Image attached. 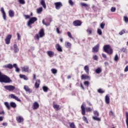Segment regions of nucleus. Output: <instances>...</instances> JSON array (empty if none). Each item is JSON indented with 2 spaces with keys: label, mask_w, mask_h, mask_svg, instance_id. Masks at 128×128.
<instances>
[{
  "label": "nucleus",
  "mask_w": 128,
  "mask_h": 128,
  "mask_svg": "<svg viewBox=\"0 0 128 128\" xmlns=\"http://www.w3.org/2000/svg\"><path fill=\"white\" fill-rule=\"evenodd\" d=\"M10 106L13 108H16V104L14 102H11L10 103Z\"/></svg>",
  "instance_id": "obj_32"
},
{
  "label": "nucleus",
  "mask_w": 128,
  "mask_h": 128,
  "mask_svg": "<svg viewBox=\"0 0 128 128\" xmlns=\"http://www.w3.org/2000/svg\"><path fill=\"white\" fill-rule=\"evenodd\" d=\"M24 16L26 18V20H28V19L30 18V15H24Z\"/></svg>",
  "instance_id": "obj_57"
},
{
  "label": "nucleus",
  "mask_w": 128,
  "mask_h": 128,
  "mask_svg": "<svg viewBox=\"0 0 128 128\" xmlns=\"http://www.w3.org/2000/svg\"><path fill=\"white\" fill-rule=\"evenodd\" d=\"M54 6L56 10H60L62 6V4L61 2H56L54 3Z\"/></svg>",
  "instance_id": "obj_12"
},
{
  "label": "nucleus",
  "mask_w": 128,
  "mask_h": 128,
  "mask_svg": "<svg viewBox=\"0 0 128 128\" xmlns=\"http://www.w3.org/2000/svg\"><path fill=\"white\" fill-rule=\"evenodd\" d=\"M40 4H42L44 8H46V2H44V0H41Z\"/></svg>",
  "instance_id": "obj_30"
},
{
  "label": "nucleus",
  "mask_w": 128,
  "mask_h": 128,
  "mask_svg": "<svg viewBox=\"0 0 128 128\" xmlns=\"http://www.w3.org/2000/svg\"><path fill=\"white\" fill-rule=\"evenodd\" d=\"M124 34V30H122L119 32V34H120V36H122Z\"/></svg>",
  "instance_id": "obj_58"
},
{
  "label": "nucleus",
  "mask_w": 128,
  "mask_h": 128,
  "mask_svg": "<svg viewBox=\"0 0 128 128\" xmlns=\"http://www.w3.org/2000/svg\"><path fill=\"white\" fill-rule=\"evenodd\" d=\"M121 52H127L128 50H126V48H123L120 49Z\"/></svg>",
  "instance_id": "obj_46"
},
{
  "label": "nucleus",
  "mask_w": 128,
  "mask_h": 128,
  "mask_svg": "<svg viewBox=\"0 0 128 128\" xmlns=\"http://www.w3.org/2000/svg\"><path fill=\"white\" fill-rule=\"evenodd\" d=\"M124 20L125 22L128 23V18L127 16H124Z\"/></svg>",
  "instance_id": "obj_50"
},
{
  "label": "nucleus",
  "mask_w": 128,
  "mask_h": 128,
  "mask_svg": "<svg viewBox=\"0 0 128 128\" xmlns=\"http://www.w3.org/2000/svg\"><path fill=\"white\" fill-rule=\"evenodd\" d=\"M36 20H38V18L36 17H32L30 18L27 23V26H28L29 28H32V24H34V22H36Z\"/></svg>",
  "instance_id": "obj_6"
},
{
  "label": "nucleus",
  "mask_w": 128,
  "mask_h": 128,
  "mask_svg": "<svg viewBox=\"0 0 128 128\" xmlns=\"http://www.w3.org/2000/svg\"><path fill=\"white\" fill-rule=\"evenodd\" d=\"M126 122L127 126V128H128V112H126Z\"/></svg>",
  "instance_id": "obj_31"
},
{
  "label": "nucleus",
  "mask_w": 128,
  "mask_h": 128,
  "mask_svg": "<svg viewBox=\"0 0 128 128\" xmlns=\"http://www.w3.org/2000/svg\"><path fill=\"white\" fill-rule=\"evenodd\" d=\"M44 28H42L39 31L38 34H36L34 38V40H40V38H44Z\"/></svg>",
  "instance_id": "obj_4"
},
{
  "label": "nucleus",
  "mask_w": 128,
  "mask_h": 128,
  "mask_svg": "<svg viewBox=\"0 0 128 128\" xmlns=\"http://www.w3.org/2000/svg\"><path fill=\"white\" fill-rule=\"evenodd\" d=\"M51 72L52 74H58V70H56V68H52V69H51Z\"/></svg>",
  "instance_id": "obj_34"
},
{
  "label": "nucleus",
  "mask_w": 128,
  "mask_h": 128,
  "mask_svg": "<svg viewBox=\"0 0 128 128\" xmlns=\"http://www.w3.org/2000/svg\"><path fill=\"white\" fill-rule=\"evenodd\" d=\"M93 112L94 116H92V120H96V122H100V120H102V119L98 118V116H100V113L98 112V110H94Z\"/></svg>",
  "instance_id": "obj_5"
},
{
  "label": "nucleus",
  "mask_w": 128,
  "mask_h": 128,
  "mask_svg": "<svg viewBox=\"0 0 128 128\" xmlns=\"http://www.w3.org/2000/svg\"><path fill=\"white\" fill-rule=\"evenodd\" d=\"M4 88L9 92H12L16 90V86L12 85L5 86H4Z\"/></svg>",
  "instance_id": "obj_7"
},
{
  "label": "nucleus",
  "mask_w": 128,
  "mask_h": 128,
  "mask_svg": "<svg viewBox=\"0 0 128 128\" xmlns=\"http://www.w3.org/2000/svg\"><path fill=\"white\" fill-rule=\"evenodd\" d=\"M93 60H98V56L96 55H94L93 58H92Z\"/></svg>",
  "instance_id": "obj_49"
},
{
  "label": "nucleus",
  "mask_w": 128,
  "mask_h": 128,
  "mask_svg": "<svg viewBox=\"0 0 128 128\" xmlns=\"http://www.w3.org/2000/svg\"><path fill=\"white\" fill-rule=\"evenodd\" d=\"M103 50L108 54H112L114 53V50H112V48L110 46V45L109 44L104 45L103 47Z\"/></svg>",
  "instance_id": "obj_3"
},
{
  "label": "nucleus",
  "mask_w": 128,
  "mask_h": 128,
  "mask_svg": "<svg viewBox=\"0 0 128 128\" xmlns=\"http://www.w3.org/2000/svg\"><path fill=\"white\" fill-rule=\"evenodd\" d=\"M106 26V23L104 22H102L100 24V28L104 30V26Z\"/></svg>",
  "instance_id": "obj_38"
},
{
  "label": "nucleus",
  "mask_w": 128,
  "mask_h": 128,
  "mask_svg": "<svg viewBox=\"0 0 128 128\" xmlns=\"http://www.w3.org/2000/svg\"><path fill=\"white\" fill-rule=\"evenodd\" d=\"M56 104V102H54L52 103L54 108L55 109V110H60V105L56 104Z\"/></svg>",
  "instance_id": "obj_15"
},
{
  "label": "nucleus",
  "mask_w": 128,
  "mask_h": 128,
  "mask_svg": "<svg viewBox=\"0 0 128 128\" xmlns=\"http://www.w3.org/2000/svg\"><path fill=\"white\" fill-rule=\"evenodd\" d=\"M42 90L44 92H46L48 90V86H44L42 87Z\"/></svg>",
  "instance_id": "obj_39"
},
{
  "label": "nucleus",
  "mask_w": 128,
  "mask_h": 128,
  "mask_svg": "<svg viewBox=\"0 0 128 128\" xmlns=\"http://www.w3.org/2000/svg\"><path fill=\"white\" fill-rule=\"evenodd\" d=\"M56 32H57V34H61L60 31V28H56Z\"/></svg>",
  "instance_id": "obj_54"
},
{
  "label": "nucleus",
  "mask_w": 128,
  "mask_h": 128,
  "mask_svg": "<svg viewBox=\"0 0 128 128\" xmlns=\"http://www.w3.org/2000/svg\"><path fill=\"white\" fill-rule=\"evenodd\" d=\"M40 80L38 79L36 80V82L34 84V87L36 88H40Z\"/></svg>",
  "instance_id": "obj_18"
},
{
  "label": "nucleus",
  "mask_w": 128,
  "mask_h": 128,
  "mask_svg": "<svg viewBox=\"0 0 128 128\" xmlns=\"http://www.w3.org/2000/svg\"><path fill=\"white\" fill-rule=\"evenodd\" d=\"M95 72L96 74H100V72H102V68H98L96 70Z\"/></svg>",
  "instance_id": "obj_37"
},
{
  "label": "nucleus",
  "mask_w": 128,
  "mask_h": 128,
  "mask_svg": "<svg viewBox=\"0 0 128 128\" xmlns=\"http://www.w3.org/2000/svg\"><path fill=\"white\" fill-rule=\"evenodd\" d=\"M124 72H128V66H126V67L124 70Z\"/></svg>",
  "instance_id": "obj_59"
},
{
  "label": "nucleus",
  "mask_w": 128,
  "mask_h": 128,
  "mask_svg": "<svg viewBox=\"0 0 128 128\" xmlns=\"http://www.w3.org/2000/svg\"><path fill=\"white\" fill-rule=\"evenodd\" d=\"M97 32L100 36H102V30L100 28L98 29Z\"/></svg>",
  "instance_id": "obj_41"
},
{
  "label": "nucleus",
  "mask_w": 128,
  "mask_h": 128,
  "mask_svg": "<svg viewBox=\"0 0 128 128\" xmlns=\"http://www.w3.org/2000/svg\"><path fill=\"white\" fill-rule=\"evenodd\" d=\"M81 112L82 116H86V112H92V109L90 107H87L86 108V104H82L81 105Z\"/></svg>",
  "instance_id": "obj_2"
},
{
  "label": "nucleus",
  "mask_w": 128,
  "mask_h": 128,
  "mask_svg": "<svg viewBox=\"0 0 128 128\" xmlns=\"http://www.w3.org/2000/svg\"><path fill=\"white\" fill-rule=\"evenodd\" d=\"M36 74H33V80H36Z\"/></svg>",
  "instance_id": "obj_64"
},
{
  "label": "nucleus",
  "mask_w": 128,
  "mask_h": 128,
  "mask_svg": "<svg viewBox=\"0 0 128 128\" xmlns=\"http://www.w3.org/2000/svg\"><path fill=\"white\" fill-rule=\"evenodd\" d=\"M0 11L2 12V18L4 20H6V14L4 8H1Z\"/></svg>",
  "instance_id": "obj_14"
},
{
  "label": "nucleus",
  "mask_w": 128,
  "mask_h": 128,
  "mask_svg": "<svg viewBox=\"0 0 128 128\" xmlns=\"http://www.w3.org/2000/svg\"><path fill=\"white\" fill-rule=\"evenodd\" d=\"M98 92L99 94H104V91L102 90V88H100L98 90Z\"/></svg>",
  "instance_id": "obj_44"
},
{
  "label": "nucleus",
  "mask_w": 128,
  "mask_h": 128,
  "mask_svg": "<svg viewBox=\"0 0 128 128\" xmlns=\"http://www.w3.org/2000/svg\"><path fill=\"white\" fill-rule=\"evenodd\" d=\"M10 40H12V34H9L6 36L5 38L6 44H10Z\"/></svg>",
  "instance_id": "obj_8"
},
{
  "label": "nucleus",
  "mask_w": 128,
  "mask_h": 128,
  "mask_svg": "<svg viewBox=\"0 0 128 128\" xmlns=\"http://www.w3.org/2000/svg\"><path fill=\"white\" fill-rule=\"evenodd\" d=\"M5 106L8 108V110H10V104L8 102H4Z\"/></svg>",
  "instance_id": "obj_33"
},
{
  "label": "nucleus",
  "mask_w": 128,
  "mask_h": 128,
  "mask_svg": "<svg viewBox=\"0 0 128 128\" xmlns=\"http://www.w3.org/2000/svg\"><path fill=\"white\" fill-rule=\"evenodd\" d=\"M65 46L66 48H70V46H72V44H70V42H65Z\"/></svg>",
  "instance_id": "obj_36"
},
{
  "label": "nucleus",
  "mask_w": 128,
  "mask_h": 128,
  "mask_svg": "<svg viewBox=\"0 0 128 128\" xmlns=\"http://www.w3.org/2000/svg\"><path fill=\"white\" fill-rule=\"evenodd\" d=\"M98 50H100V44H97L92 48V52H98Z\"/></svg>",
  "instance_id": "obj_11"
},
{
  "label": "nucleus",
  "mask_w": 128,
  "mask_h": 128,
  "mask_svg": "<svg viewBox=\"0 0 128 128\" xmlns=\"http://www.w3.org/2000/svg\"><path fill=\"white\" fill-rule=\"evenodd\" d=\"M102 58H106V54H105L102 53Z\"/></svg>",
  "instance_id": "obj_60"
},
{
  "label": "nucleus",
  "mask_w": 128,
  "mask_h": 128,
  "mask_svg": "<svg viewBox=\"0 0 128 128\" xmlns=\"http://www.w3.org/2000/svg\"><path fill=\"white\" fill-rule=\"evenodd\" d=\"M14 50L15 54H16V52H20V49L18 48V47L16 44H14Z\"/></svg>",
  "instance_id": "obj_23"
},
{
  "label": "nucleus",
  "mask_w": 128,
  "mask_h": 128,
  "mask_svg": "<svg viewBox=\"0 0 128 128\" xmlns=\"http://www.w3.org/2000/svg\"><path fill=\"white\" fill-rule=\"evenodd\" d=\"M17 37L18 40H20V33H17Z\"/></svg>",
  "instance_id": "obj_56"
},
{
  "label": "nucleus",
  "mask_w": 128,
  "mask_h": 128,
  "mask_svg": "<svg viewBox=\"0 0 128 128\" xmlns=\"http://www.w3.org/2000/svg\"><path fill=\"white\" fill-rule=\"evenodd\" d=\"M12 66L14 67L15 68H18V65L16 64H14Z\"/></svg>",
  "instance_id": "obj_63"
},
{
  "label": "nucleus",
  "mask_w": 128,
  "mask_h": 128,
  "mask_svg": "<svg viewBox=\"0 0 128 128\" xmlns=\"http://www.w3.org/2000/svg\"><path fill=\"white\" fill-rule=\"evenodd\" d=\"M20 70V68H18V67L16 68V72H19Z\"/></svg>",
  "instance_id": "obj_61"
},
{
  "label": "nucleus",
  "mask_w": 128,
  "mask_h": 128,
  "mask_svg": "<svg viewBox=\"0 0 128 128\" xmlns=\"http://www.w3.org/2000/svg\"><path fill=\"white\" fill-rule=\"evenodd\" d=\"M82 8H86V10H90V5L86 4V3H83V2H81L80 4Z\"/></svg>",
  "instance_id": "obj_16"
},
{
  "label": "nucleus",
  "mask_w": 128,
  "mask_h": 128,
  "mask_svg": "<svg viewBox=\"0 0 128 128\" xmlns=\"http://www.w3.org/2000/svg\"><path fill=\"white\" fill-rule=\"evenodd\" d=\"M82 120L84 122H86V124H88V118H86V116H84L82 118Z\"/></svg>",
  "instance_id": "obj_35"
},
{
  "label": "nucleus",
  "mask_w": 128,
  "mask_h": 128,
  "mask_svg": "<svg viewBox=\"0 0 128 128\" xmlns=\"http://www.w3.org/2000/svg\"><path fill=\"white\" fill-rule=\"evenodd\" d=\"M22 72H30L32 71L30 70V67L28 66H24L21 68Z\"/></svg>",
  "instance_id": "obj_9"
},
{
  "label": "nucleus",
  "mask_w": 128,
  "mask_h": 128,
  "mask_svg": "<svg viewBox=\"0 0 128 128\" xmlns=\"http://www.w3.org/2000/svg\"><path fill=\"white\" fill-rule=\"evenodd\" d=\"M16 120L18 124H20V122H24V118L20 116H18L16 117Z\"/></svg>",
  "instance_id": "obj_19"
},
{
  "label": "nucleus",
  "mask_w": 128,
  "mask_h": 128,
  "mask_svg": "<svg viewBox=\"0 0 128 128\" xmlns=\"http://www.w3.org/2000/svg\"><path fill=\"white\" fill-rule=\"evenodd\" d=\"M12 80L6 74H2L0 71V82H4V84H10Z\"/></svg>",
  "instance_id": "obj_1"
},
{
  "label": "nucleus",
  "mask_w": 128,
  "mask_h": 128,
  "mask_svg": "<svg viewBox=\"0 0 128 128\" xmlns=\"http://www.w3.org/2000/svg\"><path fill=\"white\" fill-rule=\"evenodd\" d=\"M84 70H85L86 74H90V67L88 66H84Z\"/></svg>",
  "instance_id": "obj_27"
},
{
  "label": "nucleus",
  "mask_w": 128,
  "mask_h": 128,
  "mask_svg": "<svg viewBox=\"0 0 128 128\" xmlns=\"http://www.w3.org/2000/svg\"><path fill=\"white\" fill-rule=\"evenodd\" d=\"M42 22L44 24L45 26H50V23H48V22H44V20H42Z\"/></svg>",
  "instance_id": "obj_55"
},
{
  "label": "nucleus",
  "mask_w": 128,
  "mask_h": 128,
  "mask_svg": "<svg viewBox=\"0 0 128 128\" xmlns=\"http://www.w3.org/2000/svg\"><path fill=\"white\" fill-rule=\"evenodd\" d=\"M114 60L115 62H118V54H116L114 57Z\"/></svg>",
  "instance_id": "obj_43"
},
{
  "label": "nucleus",
  "mask_w": 128,
  "mask_h": 128,
  "mask_svg": "<svg viewBox=\"0 0 128 128\" xmlns=\"http://www.w3.org/2000/svg\"><path fill=\"white\" fill-rule=\"evenodd\" d=\"M109 116H114V114L112 111H110L109 112Z\"/></svg>",
  "instance_id": "obj_47"
},
{
  "label": "nucleus",
  "mask_w": 128,
  "mask_h": 128,
  "mask_svg": "<svg viewBox=\"0 0 128 128\" xmlns=\"http://www.w3.org/2000/svg\"><path fill=\"white\" fill-rule=\"evenodd\" d=\"M20 78H24V80H28V78L24 74H20Z\"/></svg>",
  "instance_id": "obj_28"
},
{
  "label": "nucleus",
  "mask_w": 128,
  "mask_h": 128,
  "mask_svg": "<svg viewBox=\"0 0 128 128\" xmlns=\"http://www.w3.org/2000/svg\"><path fill=\"white\" fill-rule=\"evenodd\" d=\"M87 32H88V34H92V29H90V28H88L87 30H86Z\"/></svg>",
  "instance_id": "obj_42"
},
{
  "label": "nucleus",
  "mask_w": 128,
  "mask_h": 128,
  "mask_svg": "<svg viewBox=\"0 0 128 128\" xmlns=\"http://www.w3.org/2000/svg\"><path fill=\"white\" fill-rule=\"evenodd\" d=\"M8 14L10 18H14V12L12 10H8Z\"/></svg>",
  "instance_id": "obj_25"
},
{
  "label": "nucleus",
  "mask_w": 128,
  "mask_h": 128,
  "mask_svg": "<svg viewBox=\"0 0 128 128\" xmlns=\"http://www.w3.org/2000/svg\"><path fill=\"white\" fill-rule=\"evenodd\" d=\"M84 86H90V82H88V81H85L84 82Z\"/></svg>",
  "instance_id": "obj_51"
},
{
  "label": "nucleus",
  "mask_w": 128,
  "mask_h": 128,
  "mask_svg": "<svg viewBox=\"0 0 128 128\" xmlns=\"http://www.w3.org/2000/svg\"><path fill=\"white\" fill-rule=\"evenodd\" d=\"M105 102L107 104H110V96H108V95H106L105 97Z\"/></svg>",
  "instance_id": "obj_29"
},
{
  "label": "nucleus",
  "mask_w": 128,
  "mask_h": 128,
  "mask_svg": "<svg viewBox=\"0 0 128 128\" xmlns=\"http://www.w3.org/2000/svg\"><path fill=\"white\" fill-rule=\"evenodd\" d=\"M67 34H68V36L69 38H74L72 36V34H70V32H68Z\"/></svg>",
  "instance_id": "obj_48"
},
{
  "label": "nucleus",
  "mask_w": 128,
  "mask_h": 128,
  "mask_svg": "<svg viewBox=\"0 0 128 128\" xmlns=\"http://www.w3.org/2000/svg\"><path fill=\"white\" fill-rule=\"evenodd\" d=\"M47 54L50 58H52L54 56V52L52 51H48Z\"/></svg>",
  "instance_id": "obj_26"
},
{
  "label": "nucleus",
  "mask_w": 128,
  "mask_h": 128,
  "mask_svg": "<svg viewBox=\"0 0 128 128\" xmlns=\"http://www.w3.org/2000/svg\"><path fill=\"white\" fill-rule=\"evenodd\" d=\"M40 108V104L38 102H36L33 104L32 108L33 110H38Z\"/></svg>",
  "instance_id": "obj_17"
},
{
  "label": "nucleus",
  "mask_w": 128,
  "mask_h": 128,
  "mask_svg": "<svg viewBox=\"0 0 128 128\" xmlns=\"http://www.w3.org/2000/svg\"><path fill=\"white\" fill-rule=\"evenodd\" d=\"M56 48L58 52H62V46H60V44H56Z\"/></svg>",
  "instance_id": "obj_24"
},
{
  "label": "nucleus",
  "mask_w": 128,
  "mask_h": 128,
  "mask_svg": "<svg viewBox=\"0 0 128 128\" xmlns=\"http://www.w3.org/2000/svg\"><path fill=\"white\" fill-rule=\"evenodd\" d=\"M82 22L80 20H76L73 22V25L74 26H80Z\"/></svg>",
  "instance_id": "obj_10"
},
{
  "label": "nucleus",
  "mask_w": 128,
  "mask_h": 128,
  "mask_svg": "<svg viewBox=\"0 0 128 128\" xmlns=\"http://www.w3.org/2000/svg\"><path fill=\"white\" fill-rule=\"evenodd\" d=\"M10 98H14L16 100H17V102H22V100L20 99H19L18 96H14V94H10Z\"/></svg>",
  "instance_id": "obj_21"
},
{
  "label": "nucleus",
  "mask_w": 128,
  "mask_h": 128,
  "mask_svg": "<svg viewBox=\"0 0 128 128\" xmlns=\"http://www.w3.org/2000/svg\"><path fill=\"white\" fill-rule=\"evenodd\" d=\"M2 126H8V123L6 122H4L2 123Z\"/></svg>",
  "instance_id": "obj_62"
},
{
  "label": "nucleus",
  "mask_w": 128,
  "mask_h": 128,
  "mask_svg": "<svg viewBox=\"0 0 128 128\" xmlns=\"http://www.w3.org/2000/svg\"><path fill=\"white\" fill-rule=\"evenodd\" d=\"M116 8L115 7H112L110 9V10H111V12H116Z\"/></svg>",
  "instance_id": "obj_53"
},
{
  "label": "nucleus",
  "mask_w": 128,
  "mask_h": 128,
  "mask_svg": "<svg viewBox=\"0 0 128 128\" xmlns=\"http://www.w3.org/2000/svg\"><path fill=\"white\" fill-rule=\"evenodd\" d=\"M37 14H40L42 12V7H40L37 9Z\"/></svg>",
  "instance_id": "obj_40"
},
{
  "label": "nucleus",
  "mask_w": 128,
  "mask_h": 128,
  "mask_svg": "<svg viewBox=\"0 0 128 128\" xmlns=\"http://www.w3.org/2000/svg\"><path fill=\"white\" fill-rule=\"evenodd\" d=\"M24 90H26L27 92H28V94H32V90H30L28 86L26 85L24 86Z\"/></svg>",
  "instance_id": "obj_13"
},
{
  "label": "nucleus",
  "mask_w": 128,
  "mask_h": 128,
  "mask_svg": "<svg viewBox=\"0 0 128 128\" xmlns=\"http://www.w3.org/2000/svg\"><path fill=\"white\" fill-rule=\"evenodd\" d=\"M68 4H70V6H74V2H72V0H69Z\"/></svg>",
  "instance_id": "obj_52"
},
{
  "label": "nucleus",
  "mask_w": 128,
  "mask_h": 128,
  "mask_svg": "<svg viewBox=\"0 0 128 128\" xmlns=\"http://www.w3.org/2000/svg\"><path fill=\"white\" fill-rule=\"evenodd\" d=\"M81 80H90V76L86 74H82L81 76Z\"/></svg>",
  "instance_id": "obj_22"
},
{
  "label": "nucleus",
  "mask_w": 128,
  "mask_h": 128,
  "mask_svg": "<svg viewBox=\"0 0 128 128\" xmlns=\"http://www.w3.org/2000/svg\"><path fill=\"white\" fill-rule=\"evenodd\" d=\"M3 68H9V70H12L14 66L11 64H8L4 65Z\"/></svg>",
  "instance_id": "obj_20"
},
{
  "label": "nucleus",
  "mask_w": 128,
  "mask_h": 128,
  "mask_svg": "<svg viewBox=\"0 0 128 128\" xmlns=\"http://www.w3.org/2000/svg\"><path fill=\"white\" fill-rule=\"evenodd\" d=\"M20 4H26V1L24 0H18Z\"/></svg>",
  "instance_id": "obj_45"
}]
</instances>
